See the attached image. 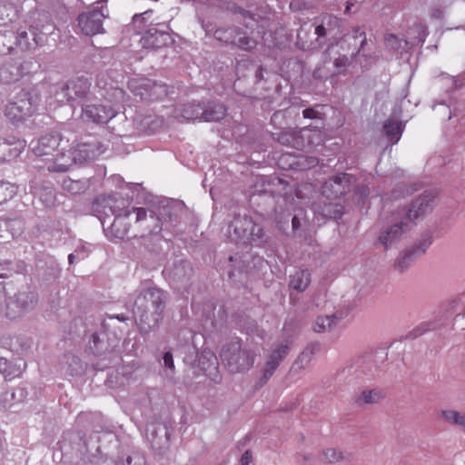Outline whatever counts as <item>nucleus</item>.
Returning <instances> with one entry per match:
<instances>
[{
  "label": "nucleus",
  "instance_id": "nucleus-1",
  "mask_svg": "<svg viewBox=\"0 0 465 465\" xmlns=\"http://www.w3.org/2000/svg\"><path fill=\"white\" fill-rule=\"evenodd\" d=\"M165 301L164 292L155 286L144 288L137 295L133 312L142 332L148 333L162 322Z\"/></svg>",
  "mask_w": 465,
  "mask_h": 465
},
{
  "label": "nucleus",
  "instance_id": "nucleus-2",
  "mask_svg": "<svg viewBox=\"0 0 465 465\" xmlns=\"http://www.w3.org/2000/svg\"><path fill=\"white\" fill-rule=\"evenodd\" d=\"M430 205H398L392 211V224L381 232L378 242L385 249L400 240L411 224L422 220L431 210Z\"/></svg>",
  "mask_w": 465,
  "mask_h": 465
},
{
  "label": "nucleus",
  "instance_id": "nucleus-3",
  "mask_svg": "<svg viewBox=\"0 0 465 465\" xmlns=\"http://www.w3.org/2000/svg\"><path fill=\"white\" fill-rule=\"evenodd\" d=\"M220 357L231 372L237 373L252 367L256 352L250 347L242 346L241 341L236 339L223 345Z\"/></svg>",
  "mask_w": 465,
  "mask_h": 465
},
{
  "label": "nucleus",
  "instance_id": "nucleus-4",
  "mask_svg": "<svg viewBox=\"0 0 465 465\" xmlns=\"http://www.w3.org/2000/svg\"><path fill=\"white\" fill-rule=\"evenodd\" d=\"M227 233L232 242L255 245H261L265 242L262 227L247 215L236 216L229 224Z\"/></svg>",
  "mask_w": 465,
  "mask_h": 465
},
{
  "label": "nucleus",
  "instance_id": "nucleus-5",
  "mask_svg": "<svg viewBox=\"0 0 465 465\" xmlns=\"http://www.w3.org/2000/svg\"><path fill=\"white\" fill-rule=\"evenodd\" d=\"M79 151L80 153H84V156L73 155L74 153H72L71 149L67 151L64 148L58 150L57 153L51 159V163L47 164V170L49 172L64 173L68 171L74 163H83L94 158V153L88 144L84 143L80 146Z\"/></svg>",
  "mask_w": 465,
  "mask_h": 465
},
{
  "label": "nucleus",
  "instance_id": "nucleus-6",
  "mask_svg": "<svg viewBox=\"0 0 465 465\" xmlns=\"http://www.w3.org/2000/svg\"><path fill=\"white\" fill-rule=\"evenodd\" d=\"M316 137L319 143L322 141L321 131H312L309 128H303L299 131L294 129H289L282 132L278 134L277 140L283 145L296 148L298 150H305L307 147L314 145L312 137Z\"/></svg>",
  "mask_w": 465,
  "mask_h": 465
},
{
  "label": "nucleus",
  "instance_id": "nucleus-7",
  "mask_svg": "<svg viewBox=\"0 0 465 465\" xmlns=\"http://www.w3.org/2000/svg\"><path fill=\"white\" fill-rule=\"evenodd\" d=\"M356 177L347 173H340L329 178L322 187V194L328 199H338L351 193L355 186Z\"/></svg>",
  "mask_w": 465,
  "mask_h": 465
},
{
  "label": "nucleus",
  "instance_id": "nucleus-8",
  "mask_svg": "<svg viewBox=\"0 0 465 465\" xmlns=\"http://www.w3.org/2000/svg\"><path fill=\"white\" fill-rule=\"evenodd\" d=\"M130 88L135 95H139L144 100L156 101L168 94L166 84H157L150 79L133 81L130 83Z\"/></svg>",
  "mask_w": 465,
  "mask_h": 465
},
{
  "label": "nucleus",
  "instance_id": "nucleus-9",
  "mask_svg": "<svg viewBox=\"0 0 465 465\" xmlns=\"http://www.w3.org/2000/svg\"><path fill=\"white\" fill-rule=\"evenodd\" d=\"M264 186V189L261 190L260 193L271 194L277 203H279L281 200L285 203H292L294 201L293 187L279 177L270 178Z\"/></svg>",
  "mask_w": 465,
  "mask_h": 465
},
{
  "label": "nucleus",
  "instance_id": "nucleus-10",
  "mask_svg": "<svg viewBox=\"0 0 465 465\" xmlns=\"http://www.w3.org/2000/svg\"><path fill=\"white\" fill-rule=\"evenodd\" d=\"M105 15L101 10H92L90 12L79 15L77 21L78 26L85 35H94L104 33L103 20Z\"/></svg>",
  "mask_w": 465,
  "mask_h": 465
},
{
  "label": "nucleus",
  "instance_id": "nucleus-11",
  "mask_svg": "<svg viewBox=\"0 0 465 465\" xmlns=\"http://www.w3.org/2000/svg\"><path fill=\"white\" fill-rule=\"evenodd\" d=\"M62 142L61 135L58 134H50L44 135L36 141H32L30 146L36 156H54L58 151Z\"/></svg>",
  "mask_w": 465,
  "mask_h": 465
},
{
  "label": "nucleus",
  "instance_id": "nucleus-12",
  "mask_svg": "<svg viewBox=\"0 0 465 465\" xmlns=\"http://www.w3.org/2000/svg\"><path fill=\"white\" fill-rule=\"evenodd\" d=\"M117 112L111 106L102 104L86 105L83 109L82 117L96 124H105L116 115Z\"/></svg>",
  "mask_w": 465,
  "mask_h": 465
},
{
  "label": "nucleus",
  "instance_id": "nucleus-13",
  "mask_svg": "<svg viewBox=\"0 0 465 465\" xmlns=\"http://www.w3.org/2000/svg\"><path fill=\"white\" fill-rule=\"evenodd\" d=\"M171 41V35L164 30L150 27L142 36L140 43L143 48L159 49L166 46Z\"/></svg>",
  "mask_w": 465,
  "mask_h": 465
},
{
  "label": "nucleus",
  "instance_id": "nucleus-14",
  "mask_svg": "<svg viewBox=\"0 0 465 465\" xmlns=\"http://www.w3.org/2000/svg\"><path fill=\"white\" fill-rule=\"evenodd\" d=\"M33 113L34 106L29 98H22L18 102L10 103L5 110V116L13 122L23 121Z\"/></svg>",
  "mask_w": 465,
  "mask_h": 465
},
{
  "label": "nucleus",
  "instance_id": "nucleus-15",
  "mask_svg": "<svg viewBox=\"0 0 465 465\" xmlns=\"http://www.w3.org/2000/svg\"><path fill=\"white\" fill-rule=\"evenodd\" d=\"M90 89V83L86 78L77 77L70 80L64 88L63 93L67 98V101H75L83 99L86 96Z\"/></svg>",
  "mask_w": 465,
  "mask_h": 465
},
{
  "label": "nucleus",
  "instance_id": "nucleus-16",
  "mask_svg": "<svg viewBox=\"0 0 465 465\" xmlns=\"http://www.w3.org/2000/svg\"><path fill=\"white\" fill-rule=\"evenodd\" d=\"M25 148V141L15 136L0 142V162L16 158Z\"/></svg>",
  "mask_w": 465,
  "mask_h": 465
},
{
  "label": "nucleus",
  "instance_id": "nucleus-17",
  "mask_svg": "<svg viewBox=\"0 0 465 465\" xmlns=\"http://www.w3.org/2000/svg\"><path fill=\"white\" fill-rule=\"evenodd\" d=\"M315 35L321 38L325 37L328 34L338 31L341 26V19L337 16L323 14L315 18Z\"/></svg>",
  "mask_w": 465,
  "mask_h": 465
},
{
  "label": "nucleus",
  "instance_id": "nucleus-18",
  "mask_svg": "<svg viewBox=\"0 0 465 465\" xmlns=\"http://www.w3.org/2000/svg\"><path fill=\"white\" fill-rule=\"evenodd\" d=\"M27 397V391L23 387L5 391L0 394V408L9 411L15 405L23 402Z\"/></svg>",
  "mask_w": 465,
  "mask_h": 465
},
{
  "label": "nucleus",
  "instance_id": "nucleus-19",
  "mask_svg": "<svg viewBox=\"0 0 465 465\" xmlns=\"http://www.w3.org/2000/svg\"><path fill=\"white\" fill-rule=\"evenodd\" d=\"M430 243H431V240H430V238H428L421 243L420 247L401 253L395 262V267L400 272H403L405 269H407L410 266L411 262L417 256L425 252V251L430 245Z\"/></svg>",
  "mask_w": 465,
  "mask_h": 465
},
{
  "label": "nucleus",
  "instance_id": "nucleus-20",
  "mask_svg": "<svg viewBox=\"0 0 465 465\" xmlns=\"http://www.w3.org/2000/svg\"><path fill=\"white\" fill-rule=\"evenodd\" d=\"M312 207L318 223L340 218L343 213V205H312Z\"/></svg>",
  "mask_w": 465,
  "mask_h": 465
},
{
  "label": "nucleus",
  "instance_id": "nucleus-21",
  "mask_svg": "<svg viewBox=\"0 0 465 465\" xmlns=\"http://www.w3.org/2000/svg\"><path fill=\"white\" fill-rule=\"evenodd\" d=\"M342 319L341 315L332 314L326 316H319L316 318L312 330L317 333L330 331Z\"/></svg>",
  "mask_w": 465,
  "mask_h": 465
},
{
  "label": "nucleus",
  "instance_id": "nucleus-22",
  "mask_svg": "<svg viewBox=\"0 0 465 465\" xmlns=\"http://www.w3.org/2000/svg\"><path fill=\"white\" fill-rule=\"evenodd\" d=\"M311 282V273L307 270H299L290 277L289 286L293 290L302 292Z\"/></svg>",
  "mask_w": 465,
  "mask_h": 465
},
{
  "label": "nucleus",
  "instance_id": "nucleus-23",
  "mask_svg": "<svg viewBox=\"0 0 465 465\" xmlns=\"http://www.w3.org/2000/svg\"><path fill=\"white\" fill-rule=\"evenodd\" d=\"M440 417L449 425L465 429V412L445 409L440 411Z\"/></svg>",
  "mask_w": 465,
  "mask_h": 465
},
{
  "label": "nucleus",
  "instance_id": "nucleus-24",
  "mask_svg": "<svg viewBox=\"0 0 465 465\" xmlns=\"http://www.w3.org/2000/svg\"><path fill=\"white\" fill-rule=\"evenodd\" d=\"M32 193L35 199L42 203H49L55 199L54 189L51 184L36 185Z\"/></svg>",
  "mask_w": 465,
  "mask_h": 465
},
{
  "label": "nucleus",
  "instance_id": "nucleus-25",
  "mask_svg": "<svg viewBox=\"0 0 465 465\" xmlns=\"http://www.w3.org/2000/svg\"><path fill=\"white\" fill-rule=\"evenodd\" d=\"M383 129L385 135L392 144L399 142L403 131L401 122L391 119L384 123Z\"/></svg>",
  "mask_w": 465,
  "mask_h": 465
},
{
  "label": "nucleus",
  "instance_id": "nucleus-26",
  "mask_svg": "<svg viewBox=\"0 0 465 465\" xmlns=\"http://www.w3.org/2000/svg\"><path fill=\"white\" fill-rule=\"evenodd\" d=\"M203 121L216 122L222 120L226 115V107L223 104H209L207 108L203 107Z\"/></svg>",
  "mask_w": 465,
  "mask_h": 465
},
{
  "label": "nucleus",
  "instance_id": "nucleus-27",
  "mask_svg": "<svg viewBox=\"0 0 465 465\" xmlns=\"http://www.w3.org/2000/svg\"><path fill=\"white\" fill-rule=\"evenodd\" d=\"M232 45L242 50L251 51L256 47L257 41L252 37L248 36L245 32L235 29Z\"/></svg>",
  "mask_w": 465,
  "mask_h": 465
},
{
  "label": "nucleus",
  "instance_id": "nucleus-28",
  "mask_svg": "<svg viewBox=\"0 0 465 465\" xmlns=\"http://www.w3.org/2000/svg\"><path fill=\"white\" fill-rule=\"evenodd\" d=\"M63 189L71 194H80L88 188V182L85 180H73L66 178L62 183Z\"/></svg>",
  "mask_w": 465,
  "mask_h": 465
},
{
  "label": "nucleus",
  "instance_id": "nucleus-29",
  "mask_svg": "<svg viewBox=\"0 0 465 465\" xmlns=\"http://www.w3.org/2000/svg\"><path fill=\"white\" fill-rule=\"evenodd\" d=\"M203 106L198 104H188L183 105L181 110V116L186 120H203Z\"/></svg>",
  "mask_w": 465,
  "mask_h": 465
},
{
  "label": "nucleus",
  "instance_id": "nucleus-30",
  "mask_svg": "<svg viewBox=\"0 0 465 465\" xmlns=\"http://www.w3.org/2000/svg\"><path fill=\"white\" fill-rule=\"evenodd\" d=\"M291 343L290 339H284L281 342L274 344L268 356L281 362L289 353Z\"/></svg>",
  "mask_w": 465,
  "mask_h": 465
},
{
  "label": "nucleus",
  "instance_id": "nucleus-31",
  "mask_svg": "<svg viewBox=\"0 0 465 465\" xmlns=\"http://www.w3.org/2000/svg\"><path fill=\"white\" fill-rule=\"evenodd\" d=\"M18 188L13 183L0 182V203L13 201L17 194Z\"/></svg>",
  "mask_w": 465,
  "mask_h": 465
},
{
  "label": "nucleus",
  "instance_id": "nucleus-32",
  "mask_svg": "<svg viewBox=\"0 0 465 465\" xmlns=\"http://www.w3.org/2000/svg\"><path fill=\"white\" fill-rule=\"evenodd\" d=\"M384 395L381 391L374 389L362 391L358 398V401L366 404H374L381 401Z\"/></svg>",
  "mask_w": 465,
  "mask_h": 465
},
{
  "label": "nucleus",
  "instance_id": "nucleus-33",
  "mask_svg": "<svg viewBox=\"0 0 465 465\" xmlns=\"http://www.w3.org/2000/svg\"><path fill=\"white\" fill-rule=\"evenodd\" d=\"M279 365L280 362L268 356L262 370V381L266 382L272 376Z\"/></svg>",
  "mask_w": 465,
  "mask_h": 465
},
{
  "label": "nucleus",
  "instance_id": "nucleus-34",
  "mask_svg": "<svg viewBox=\"0 0 465 465\" xmlns=\"http://www.w3.org/2000/svg\"><path fill=\"white\" fill-rule=\"evenodd\" d=\"M191 272L192 268L190 264L186 262H180L175 264L173 274L174 279L182 281L184 277L190 275Z\"/></svg>",
  "mask_w": 465,
  "mask_h": 465
},
{
  "label": "nucleus",
  "instance_id": "nucleus-35",
  "mask_svg": "<svg viewBox=\"0 0 465 465\" xmlns=\"http://www.w3.org/2000/svg\"><path fill=\"white\" fill-rule=\"evenodd\" d=\"M321 350V344L318 342L310 343L301 353L299 356V361L301 362H309L312 359V356Z\"/></svg>",
  "mask_w": 465,
  "mask_h": 465
},
{
  "label": "nucleus",
  "instance_id": "nucleus-36",
  "mask_svg": "<svg viewBox=\"0 0 465 465\" xmlns=\"http://www.w3.org/2000/svg\"><path fill=\"white\" fill-rule=\"evenodd\" d=\"M322 459L326 462L334 463L341 461L344 457L341 451L335 449H327L322 451Z\"/></svg>",
  "mask_w": 465,
  "mask_h": 465
},
{
  "label": "nucleus",
  "instance_id": "nucleus-37",
  "mask_svg": "<svg viewBox=\"0 0 465 465\" xmlns=\"http://www.w3.org/2000/svg\"><path fill=\"white\" fill-rule=\"evenodd\" d=\"M15 305H20L21 309L18 312V314L22 313L28 308L32 307L34 304V297L31 294L28 293H20L17 295L15 300Z\"/></svg>",
  "mask_w": 465,
  "mask_h": 465
},
{
  "label": "nucleus",
  "instance_id": "nucleus-38",
  "mask_svg": "<svg viewBox=\"0 0 465 465\" xmlns=\"http://www.w3.org/2000/svg\"><path fill=\"white\" fill-rule=\"evenodd\" d=\"M234 33L235 29L233 28L218 29L214 32V36L221 42L232 45Z\"/></svg>",
  "mask_w": 465,
  "mask_h": 465
},
{
  "label": "nucleus",
  "instance_id": "nucleus-39",
  "mask_svg": "<svg viewBox=\"0 0 465 465\" xmlns=\"http://www.w3.org/2000/svg\"><path fill=\"white\" fill-rule=\"evenodd\" d=\"M15 15V12L12 7H7L6 5L0 6V26H5L12 21Z\"/></svg>",
  "mask_w": 465,
  "mask_h": 465
},
{
  "label": "nucleus",
  "instance_id": "nucleus-40",
  "mask_svg": "<svg viewBox=\"0 0 465 465\" xmlns=\"http://www.w3.org/2000/svg\"><path fill=\"white\" fill-rule=\"evenodd\" d=\"M70 360H71L72 363L74 365V368L70 371V374L74 375V374L81 373L84 370L83 363H82L81 360L74 356L71 357Z\"/></svg>",
  "mask_w": 465,
  "mask_h": 465
},
{
  "label": "nucleus",
  "instance_id": "nucleus-41",
  "mask_svg": "<svg viewBox=\"0 0 465 465\" xmlns=\"http://www.w3.org/2000/svg\"><path fill=\"white\" fill-rule=\"evenodd\" d=\"M152 14H153V11H146L141 15H135L134 16V24L137 25V24L145 22L146 20H149Z\"/></svg>",
  "mask_w": 465,
  "mask_h": 465
},
{
  "label": "nucleus",
  "instance_id": "nucleus-42",
  "mask_svg": "<svg viewBox=\"0 0 465 465\" xmlns=\"http://www.w3.org/2000/svg\"><path fill=\"white\" fill-rule=\"evenodd\" d=\"M163 363L166 368H169L171 370L174 369L173 358V354L171 351H167L164 353Z\"/></svg>",
  "mask_w": 465,
  "mask_h": 465
},
{
  "label": "nucleus",
  "instance_id": "nucleus-43",
  "mask_svg": "<svg viewBox=\"0 0 465 465\" xmlns=\"http://www.w3.org/2000/svg\"><path fill=\"white\" fill-rule=\"evenodd\" d=\"M436 194H437V193L432 190L425 191L423 193V198H422L421 203H426V204L430 203L431 202L434 201Z\"/></svg>",
  "mask_w": 465,
  "mask_h": 465
},
{
  "label": "nucleus",
  "instance_id": "nucleus-44",
  "mask_svg": "<svg viewBox=\"0 0 465 465\" xmlns=\"http://www.w3.org/2000/svg\"><path fill=\"white\" fill-rule=\"evenodd\" d=\"M352 36L353 38L361 37V47H362L366 44V35L363 31L361 30L359 27H355L352 30Z\"/></svg>",
  "mask_w": 465,
  "mask_h": 465
},
{
  "label": "nucleus",
  "instance_id": "nucleus-45",
  "mask_svg": "<svg viewBox=\"0 0 465 465\" xmlns=\"http://www.w3.org/2000/svg\"><path fill=\"white\" fill-rule=\"evenodd\" d=\"M133 212L136 214V222H141L145 219L147 211L144 208H133Z\"/></svg>",
  "mask_w": 465,
  "mask_h": 465
},
{
  "label": "nucleus",
  "instance_id": "nucleus-46",
  "mask_svg": "<svg viewBox=\"0 0 465 465\" xmlns=\"http://www.w3.org/2000/svg\"><path fill=\"white\" fill-rule=\"evenodd\" d=\"M240 461L242 465H249L252 461V452L250 450L244 451Z\"/></svg>",
  "mask_w": 465,
  "mask_h": 465
},
{
  "label": "nucleus",
  "instance_id": "nucleus-47",
  "mask_svg": "<svg viewBox=\"0 0 465 465\" xmlns=\"http://www.w3.org/2000/svg\"><path fill=\"white\" fill-rule=\"evenodd\" d=\"M303 117L308 119H314L317 117L318 112L313 108H306L302 112Z\"/></svg>",
  "mask_w": 465,
  "mask_h": 465
},
{
  "label": "nucleus",
  "instance_id": "nucleus-48",
  "mask_svg": "<svg viewBox=\"0 0 465 465\" xmlns=\"http://www.w3.org/2000/svg\"><path fill=\"white\" fill-rule=\"evenodd\" d=\"M104 209H108V211L113 214V215H115L116 218H119L123 213H119L115 207H118L117 205H111V204H108V205H102Z\"/></svg>",
  "mask_w": 465,
  "mask_h": 465
},
{
  "label": "nucleus",
  "instance_id": "nucleus-49",
  "mask_svg": "<svg viewBox=\"0 0 465 465\" xmlns=\"http://www.w3.org/2000/svg\"><path fill=\"white\" fill-rule=\"evenodd\" d=\"M398 41V38L396 35H387L385 36V43L388 46H391V48H395L394 45H392L393 42H397Z\"/></svg>",
  "mask_w": 465,
  "mask_h": 465
},
{
  "label": "nucleus",
  "instance_id": "nucleus-50",
  "mask_svg": "<svg viewBox=\"0 0 465 465\" xmlns=\"http://www.w3.org/2000/svg\"><path fill=\"white\" fill-rule=\"evenodd\" d=\"M27 39V33L25 31H18V37H17V43L19 45H23V41H25V44L26 45L27 42L25 41Z\"/></svg>",
  "mask_w": 465,
  "mask_h": 465
},
{
  "label": "nucleus",
  "instance_id": "nucleus-51",
  "mask_svg": "<svg viewBox=\"0 0 465 465\" xmlns=\"http://www.w3.org/2000/svg\"><path fill=\"white\" fill-rule=\"evenodd\" d=\"M303 32V28L301 27L299 30H298V33H297V45H301V48L302 49H305V44L302 43V33Z\"/></svg>",
  "mask_w": 465,
  "mask_h": 465
},
{
  "label": "nucleus",
  "instance_id": "nucleus-52",
  "mask_svg": "<svg viewBox=\"0 0 465 465\" xmlns=\"http://www.w3.org/2000/svg\"><path fill=\"white\" fill-rule=\"evenodd\" d=\"M346 60H347V59H346V58H344V57H343V58H338V59H336V61H335V65H336L337 67H340V66H345V64H346Z\"/></svg>",
  "mask_w": 465,
  "mask_h": 465
},
{
  "label": "nucleus",
  "instance_id": "nucleus-53",
  "mask_svg": "<svg viewBox=\"0 0 465 465\" xmlns=\"http://www.w3.org/2000/svg\"><path fill=\"white\" fill-rule=\"evenodd\" d=\"M292 227L293 229H297L300 225V222H299V219L296 215H294L292 219Z\"/></svg>",
  "mask_w": 465,
  "mask_h": 465
},
{
  "label": "nucleus",
  "instance_id": "nucleus-54",
  "mask_svg": "<svg viewBox=\"0 0 465 465\" xmlns=\"http://www.w3.org/2000/svg\"><path fill=\"white\" fill-rule=\"evenodd\" d=\"M83 144H79L77 145V147L75 148H72V153H74L73 155H82V156H84V153H80L79 151V147L82 146Z\"/></svg>",
  "mask_w": 465,
  "mask_h": 465
},
{
  "label": "nucleus",
  "instance_id": "nucleus-55",
  "mask_svg": "<svg viewBox=\"0 0 465 465\" xmlns=\"http://www.w3.org/2000/svg\"><path fill=\"white\" fill-rule=\"evenodd\" d=\"M281 114H282V113H281V112H276V113H274V114H272V116L271 121L274 123V122L276 121V119H277Z\"/></svg>",
  "mask_w": 465,
  "mask_h": 465
},
{
  "label": "nucleus",
  "instance_id": "nucleus-56",
  "mask_svg": "<svg viewBox=\"0 0 465 465\" xmlns=\"http://www.w3.org/2000/svg\"><path fill=\"white\" fill-rule=\"evenodd\" d=\"M115 318L120 322H124L126 320V317L124 314H117Z\"/></svg>",
  "mask_w": 465,
  "mask_h": 465
},
{
  "label": "nucleus",
  "instance_id": "nucleus-57",
  "mask_svg": "<svg viewBox=\"0 0 465 465\" xmlns=\"http://www.w3.org/2000/svg\"><path fill=\"white\" fill-rule=\"evenodd\" d=\"M74 258H75V255H74V253L69 254V256H68V262H69V263H73V262H74Z\"/></svg>",
  "mask_w": 465,
  "mask_h": 465
},
{
  "label": "nucleus",
  "instance_id": "nucleus-58",
  "mask_svg": "<svg viewBox=\"0 0 465 465\" xmlns=\"http://www.w3.org/2000/svg\"><path fill=\"white\" fill-rule=\"evenodd\" d=\"M3 37H4V35L0 33V42H3ZM4 48H0V52H4Z\"/></svg>",
  "mask_w": 465,
  "mask_h": 465
},
{
  "label": "nucleus",
  "instance_id": "nucleus-59",
  "mask_svg": "<svg viewBox=\"0 0 465 465\" xmlns=\"http://www.w3.org/2000/svg\"><path fill=\"white\" fill-rule=\"evenodd\" d=\"M8 316H9V317H12V318H15L16 315H13V314H11L10 312H8Z\"/></svg>",
  "mask_w": 465,
  "mask_h": 465
},
{
  "label": "nucleus",
  "instance_id": "nucleus-60",
  "mask_svg": "<svg viewBox=\"0 0 465 465\" xmlns=\"http://www.w3.org/2000/svg\"><path fill=\"white\" fill-rule=\"evenodd\" d=\"M211 357L213 358V360L214 361V362H216V358L214 355H211Z\"/></svg>",
  "mask_w": 465,
  "mask_h": 465
},
{
  "label": "nucleus",
  "instance_id": "nucleus-61",
  "mask_svg": "<svg viewBox=\"0 0 465 465\" xmlns=\"http://www.w3.org/2000/svg\"><path fill=\"white\" fill-rule=\"evenodd\" d=\"M124 214V215H128V214H129V212H128V211H125Z\"/></svg>",
  "mask_w": 465,
  "mask_h": 465
},
{
  "label": "nucleus",
  "instance_id": "nucleus-62",
  "mask_svg": "<svg viewBox=\"0 0 465 465\" xmlns=\"http://www.w3.org/2000/svg\"><path fill=\"white\" fill-rule=\"evenodd\" d=\"M115 226H116V221H114L113 223V227H115Z\"/></svg>",
  "mask_w": 465,
  "mask_h": 465
},
{
  "label": "nucleus",
  "instance_id": "nucleus-63",
  "mask_svg": "<svg viewBox=\"0 0 465 465\" xmlns=\"http://www.w3.org/2000/svg\"><path fill=\"white\" fill-rule=\"evenodd\" d=\"M295 195L298 197V198H301L299 195H298V193L295 192Z\"/></svg>",
  "mask_w": 465,
  "mask_h": 465
}]
</instances>
